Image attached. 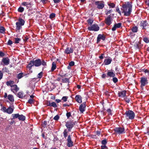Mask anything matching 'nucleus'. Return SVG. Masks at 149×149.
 Masks as SVG:
<instances>
[{"label": "nucleus", "instance_id": "1", "mask_svg": "<svg viewBox=\"0 0 149 149\" xmlns=\"http://www.w3.org/2000/svg\"><path fill=\"white\" fill-rule=\"evenodd\" d=\"M132 8L131 3L127 2L126 3L122 5L121 9L122 11V13H124V15L126 16H129L131 14Z\"/></svg>", "mask_w": 149, "mask_h": 149}, {"label": "nucleus", "instance_id": "2", "mask_svg": "<svg viewBox=\"0 0 149 149\" xmlns=\"http://www.w3.org/2000/svg\"><path fill=\"white\" fill-rule=\"evenodd\" d=\"M34 65L36 67H39L42 65L43 67L42 70H43L47 66V63L44 60L38 59L34 61Z\"/></svg>", "mask_w": 149, "mask_h": 149}, {"label": "nucleus", "instance_id": "3", "mask_svg": "<svg viewBox=\"0 0 149 149\" xmlns=\"http://www.w3.org/2000/svg\"><path fill=\"white\" fill-rule=\"evenodd\" d=\"M125 117L127 119H133L135 116L134 113L130 110L126 111L125 113Z\"/></svg>", "mask_w": 149, "mask_h": 149}, {"label": "nucleus", "instance_id": "4", "mask_svg": "<svg viewBox=\"0 0 149 149\" xmlns=\"http://www.w3.org/2000/svg\"><path fill=\"white\" fill-rule=\"evenodd\" d=\"M76 121L73 120L69 121L66 122L65 125L68 131H70L71 129L76 124Z\"/></svg>", "mask_w": 149, "mask_h": 149}, {"label": "nucleus", "instance_id": "5", "mask_svg": "<svg viewBox=\"0 0 149 149\" xmlns=\"http://www.w3.org/2000/svg\"><path fill=\"white\" fill-rule=\"evenodd\" d=\"M24 21L22 18H19L18 20V22L16 23V29L17 30H19L22 27V26L24 25Z\"/></svg>", "mask_w": 149, "mask_h": 149}, {"label": "nucleus", "instance_id": "6", "mask_svg": "<svg viewBox=\"0 0 149 149\" xmlns=\"http://www.w3.org/2000/svg\"><path fill=\"white\" fill-rule=\"evenodd\" d=\"M114 131L116 133L119 134L125 133V132L124 128L123 127H117L114 129Z\"/></svg>", "mask_w": 149, "mask_h": 149}, {"label": "nucleus", "instance_id": "7", "mask_svg": "<svg viewBox=\"0 0 149 149\" xmlns=\"http://www.w3.org/2000/svg\"><path fill=\"white\" fill-rule=\"evenodd\" d=\"M148 81L146 78L143 77L141 78L140 81L141 85L140 87L142 89H143V87L147 84L148 83Z\"/></svg>", "mask_w": 149, "mask_h": 149}, {"label": "nucleus", "instance_id": "8", "mask_svg": "<svg viewBox=\"0 0 149 149\" xmlns=\"http://www.w3.org/2000/svg\"><path fill=\"white\" fill-rule=\"evenodd\" d=\"M99 27L97 24H94L88 27L90 31H97L99 30Z\"/></svg>", "mask_w": 149, "mask_h": 149}, {"label": "nucleus", "instance_id": "9", "mask_svg": "<svg viewBox=\"0 0 149 149\" xmlns=\"http://www.w3.org/2000/svg\"><path fill=\"white\" fill-rule=\"evenodd\" d=\"M95 3L97 8L99 9H102L104 7V3L103 2L97 1L95 2Z\"/></svg>", "mask_w": 149, "mask_h": 149}, {"label": "nucleus", "instance_id": "10", "mask_svg": "<svg viewBox=\"0 0 149 149\" xmlns=\"http://www.w3.org/2000/svg\"><path fill=\"white\" fill-rule=\"evenodd\" d=\"M67 141V145L68 147H72L73 146V142L72 141L70 135H68Z\"/></svg>", "mask_w": 149, "mask_h": 149}, {"label": "nucleus", "instance_id": "11", "mask_svg": "<svg viewBox=\"0 0 149 149\" xmlns=\"http://www.w3.org/2000/svg\"><path fill=\"white\" fill-rule=\"evenodd\" d=\"M19 88L16 84H13V86H11V91L15 94L19 91Z\"/></svg>", "mask_w": 149, "mask_h": 149}, {"label": "nucleus", "instance_id": "12", "mask_svg": "<svg viewBox=\"0 0 149 149\" xmlns=\"http://www.w3.org/2000/svg\"><path fill=\"white\" fill-rule=\"evenodd\" d=\"M105 24L108 25H110L112 23V18L110 15L106 18L105 20Z\"/></svg>", "mask_w": 149, "mask_h": 149}, {"label": "nucleus", "instance_id": "13", "mask_svg": "<svg viewBox=\"0 0 149 149\" xmlns=\"http://www.w3.org/2000/svg\"><path fill=\"white\" fill-rule=\"evenodd\" d=\"M22 5L26 6L27 9H28L32 6L33 4L31 2H23L22 3Z\"/></svg>", "mask_w": 149, "mask_h": 149}, {"label": "nucleus", "instance_id": "14", "mask_svg": "<svg viewBox=\"0 0 149 149\" xmlns=\"http://www.w3.org/2000/svg\"><path fill=\"white\" fill-rule=\"evenodd\" d=\"M74 49L72 48L67 47L65 49L64 53L67 54H70L73 52Z\"/></svg>", "mask_w": 149, "mask_h": 149}, {"label": "nucleus", "instance_id": "15", "mask_svg": "<svg viewBox=\"0 0 149 149\" xmlns=\"http://www.w3.org/2000/svg\"><path fill=\"white\" fill-rule=\"evenodd\" d=\"M105 36L103 34H99L98 35L97 38V42H99L101 40H105Z\"/></svg>", "mask_w": 149, "mask_h": 149}, {"label": "nucleus", "instance_id": "16", "mask_svg": "<svg viewBox=\"0 0 149 149\" xmlns=\"http://www.w3.org/2000/svg\"><path fill=\"white\" fill-rule=\"evenodd\" d=\"M14 107L13 105H11L7 109L6 113L8 114L12 113L14 110Z\"/></svg>", "mask_w": 149, "mask_h": 149}, {"label": "nucleus", "instance_id": "17", "mask_svg": "<svg viewBox=\"0 0 149 149\" xmlns=\"http://www.w3.org/2000/svg\"><path fill=\"white\" fill-rule=\"evenodd\" d=\"M86 103H83L81 104L79 107V109L81 113L85 111V108L86 107Z\"/></svg>", "mask_w": 149, "mask_h": 149}, {"label": "nucleus", "instance_id": "18", "mask_svg": "<svg viewBox=\"0 0 149 149\" xmlns=\"http://www.w3.org/2000/svg\"><path fill=\"white\" fill-rule=\"evenodd\" d=\"M2 62L5 65H8L9 63L10 59L8 57L3 58L2 60Z\"/></svg>", "mask_w": 149, "mask_h": 149}, {"label": "nucleus", "instance_id": "19", "mask_svg": "<svg viewBox=\"0 0 149 149\" xmlns=\"http://www.w3.org/2000/svg\"><path fill=\"white\" fill-rule=\"evenodd\" d=\"M107 75L108 77H113L115 76V74L113 73V70H111L107 71Z\"/></svg>", "mask_w": 149, "mask_h": 149}, {"label": "nucleus", "instance_id": "20", "mask_svg": "<svg viewBox=\"0 0 149 149\" xmlns=\"http://www.w3.org/2000/svg\"><path fill=\"white\" fill-rule=\"evenodd\" d=\"M121 24H122L120 23L115 24L113 27L112 28V30L113 31H115L116 28H118L120 27Z\"/></svg>", "mask_w": 149, "mask_h": 149}, {"label": "nucleus", "instance_id": "21", "mask_svg": "<svg viewBox=\"0 0 149 149\" xmlns=\"http://www.w3.org/2000/svg\"><path fill=\"white\" fill-rule=\"evenodd\" d=\"M112 61V59L110 57L105 59L104 60V63L105 65H108L110 64Z\"/></svg>", "mask_w": 149, "mask_h": 149}, {"label": "nucleus", "instance_id": "22", "mask_svg": "<svg viewBox=\"0 0 149 149\" xmlns=\"http://www.w3.org/2000/svg\"><path fill=\"white\" fill-rule=\"evenodd\" d=\"M141 26H142L143 29H146L148 26L147 22L146 21L141 22Z\"/></svg>", "mask_w": 149, "mask_h": 149}, {"label": "nucleus", "instance_id": "23", "mask_svg": "<svg viewBox=\"0 0 149 149\" xmlns=\"http://www.w3.org/2000/svg\"><path fill=\"white\" fill-rule=\"evenodd\" d=\"M126 91L125 90L123 91L118 93V96L121 97H125L126 95Z\"/></svg>", "mask_w": 149, "mask_h": 149}, {"label": "nucleus", "instance_id": "24", "mask_svg": "<svg viewBox=\"0 0 149 149\" xmlns=\"http://www.w3.org/2000/svg\"><path fill=\"white\" fill-rule=\"evenodd\" d=\"M75 98L76 101L79 103H81L82 102L81 98L80 95H77L76 96Z\"/></svg>", "mask_w": 149, "mask_h": 149}, {"label": "nucleus", "instance_id": "25", "mask_svg": "<svg viewBox=\"0 0 149 149\" xmlns=\"http://www.w3.org/2000/svg\"><path fill=\"white\" fill-rule=\"evenodd\" d=\"M7 99L11 102H13L14 101L13 96L11 94L8 95Z\"/></svg>", "mask_w": 149, "mask_h": 149}, {"label": "nucleus", "instance_id": "26", "mask_svg": "<svg viewBox=\"0 0 149 149\" xmlns=\"http://www.w3.org/2000/svg\"><path fill=\"white\" fill-rule=\"evenodd\" d=\"M34 65V61H31L30 62L27 67L29 68V70H30L31 69L32 67Z\"/></svg>", "mask_w": 149, "mask_h": 149}, {"label": "nucleus", "instance_id": "27", "mask_svg": "<svg viewBox=\"0 0 149 149\" xmlns=\"http://www.w3.org/2000/svg\"><path fill=\"white\" fill-rule=\"evenodd\" d=\"M17 96L19 98H22L25 97V95L22 92H19L17 93Z\"/></svg>", "mask_w": 149, "mask_h": 149}, {"label": "nucleus", "instance_id": "28", "mask_svg": "<svg viewBox=\"0 0 149 149\" xmlns=\"http://www.w3.org/2000/svg\"><path fill=\"white\" fill-rule=\"evenodd\" d=\"M68 130H67V129H65L64 130L63 132V137L65 138H66L68 136Z\"/></svg>", "mask_w": 149, "mask_h": 149}, {"label": "nucleus", "instance_id": "29", "mask_svg": "<svg viewBox=\"0 0 149 149\" xmlns=\"http://www.w3.org/2000/svg\"><path fill=\"white\" fill-rule=\"evenodd\" d=\"M26 117L25 116L22 114L19 115L18 119L19 120L24 121L25 120Z\"/></svg>", "mask_w": 149, "mask_h": 149}, {"label": "nucleus", "instance_id": "30", "mask_svg": "<svg viewBox=\"0 0 149 149\" xmlns=\"http://www.w3.org/2000/svg\"><path fill=\"white\" fill-rule=\"evenodd\" d=\"M56 65L54 62H53L52 64V67L51 69L52 72L56 68Z\"/></svg>", "mask_w": 149, "mask_h": 149}, {"label": "nucleus", "instance_id": "31", "mask_svg": "<svg viewBox=\"0 0 149 149\" xmlns=\"http://www.w3.org/2000/svg\"><path fill=\"white\" fill-rule=\"evenodd\" d=\"M6 29L3 26H0V33L2 34H5Z\"/></svg>", "mask_w": 149, "mask_h": 149}, {"label": "nucleus", "instance_id": "32", "mask_svg": "<svg viewBox=\"0 0 149 149\" xmlns=\"http://www.w3.org/2000/svg\"><path fill=\"white\" fill-rule=\"evenodd\" d=\"M12 117L13 118L12 119H15L18 118V119L19 114L18 113L13 114H12Z\"/></svg>", "mask_w": 149, "mask_h": 149}, {"label": "nucleus", "instance_id": "33", "mask_svg": "<svg viewBox=\"0 0 149 149\" xmlns=\"http://www.w3.org/2000/svg\"><path fill=\"white\" fill-rule=\"evenodd\" d=\"M14 82L12 81H7L6 82V85L8 86H10L11 87V86H13V84Z\"/></svg>", "mask_w": 149, "mask_h": 149}, {"label": "nucleus", "instance_id": "34", "mask_svg": "<svg viewBox=\"0 0 149 149\" xmlns=\"http://www.w3.org/2000/svg\"><path fill=\"white\" fill-rule=\"evenodd\" d=\"M132 31L134 33H136L138 30V28L136 26H134L132 27Z\"/></svg>", "mask_w": 149, "mask_h": 149}, {"label": "nucleus", "instance_id": "35", "mask_svg": "<svg viewBox=\"0 0 149 149\" xmlns=\"http://www.w3.org/2000/svg\"><path fill=\"white\" fill-rule=\"evenodd\" d=\"M48 106L52 107H56L57 106L56 103L54 102H52L50 104H48Z\"/></svg>", "mask_w": 149, "mask_h": 149}, {"label": "nucleus", "instance_id": "36", "mask_svg": "<svg viewBox=\"0 0 149 149\" xmlns=\"http://www.w3.org/2000/svg\"><path fill=\"white\" fill-rule=\"evenodd\" d=\"M24 10V8L22 7H20L18 9V12L20 13H22Z\"/></svg>", "mask_w": 149, "mask_h": 149}, {"label": "nucleus", "instance_id": "37", "mask_svg": "<svg viewBox=\"0 0 149 149\" xmlns=\"http://www.w3.org/2000/svg\"><path fill=\"white\" fill-rule=\"evenodd\" d=\"M87 21L88 24L91 25L93 23V20L92 19H89L87 20Z\"/></svg>", "mask_w": 149, "mask_h": 149}, {"label": "nucleus", "instance_id": "38", "mask_svg": "<svg viewBox=\"0 0 149 149\" xmlns=\"http://www.w3.org/2000/svg\"><path fill=\"white\" fill-rule=\"evenodd\" d=\"M23 76V74L22 73H21L18 74L17 75V77L18 79H20Z\"/></svg>", "mask_w": 149, "mask_h": 149}, {"label": "nucleus", "instance_id": "39", "mask_svg": "<svg viewBox=\"0 0 149 149\" xmlns=\"http://www.w3.org/2000/svg\"><path fill=\"white\" fill-rule=\"evenodd\" d=\"M43 76V72H40L39 73L37 76V77L38 78H41Z\"/></svg>", "mask_w": 149, "mask_h": 149}, {"label": "nucleus", "instance_id": "40", "mask_svg": "<svg viewBox=\"0 0 149 149\" xmlns=\"http://www.w3.org/2000/svg\"><path fill=\"white\" fill-rule=\"evenodd\" d=\"M143 40L146 43L149 42V38L145 37L143 38Z\"/></svg>", "mask_w": 149, "mask_h": 149}, {"label": "nucleus", "instance_id": "41", "mask_svg": "<svg viewBox=\"0 0 149 149\" xmlns=\"http://www.w3.org/2000/svg\"><path fill=\"white\" fill-rule=\"evenodd\" d=\"M2 106L1 108V110L4 112L6 113V111H7V109L6 107L4 106H2V105H1Z\"/></svg>", "mask_w": 149, "mask_h": 149}, {"label": "nucleus", "instance_id": "42", "mask_svg": "<svg viewBox=\"0 0 149 149\" xmlns=\"http://www.w3.org/2000/svg\"><path fill=\"white\" fill-rule=\"evenodd\" d=\"M68 98V96H63L62 97L61 100L64 102H65L67 100Z\"/></svg>", "mask_w": 149, "mask_h": 149}, {"label": "nucleus", "instance_id": "43", "mask_svg": "<svg viewBox=\"0 0 149 149\" xmlns=\"http://www.w3.org/2000/svg\"><path fill=\"white\" fill-rule=\"evenodd\" d=\"M15 43L16 44L18 43L21 40V39L18 38H15Z\"/></svg>", "mask_w": 149, "mask_h": 149}, {"label": "nucleus", "instance_id": "44", "mask_svg": "<svg viewBox=\"0 0 149 149\" xmlns=\"http://www.w3.org/2000/svg\"><path fill=\"white\" fill-rule=\"evenodd\" d=\"M116 10L117 12L119 15H121V13L120 11V10L119 8L118 7H116Z\"/></svg>", "mask_w": 149, "mask_h": 149}, {"label": "nucleus", "instance_id": "45", "mask_svg": "<svg viewBox=\"0 0 149 149\" xmlns=\"http://www.w3.org/2000/svg\"><path fill=\"white\" fill-rule=\"evenodd\" d=\"M109 6L110 7H111L112 8H113L115 6V4L113 3H109Z\"/></svg>", "mask_w": 149, "mask_h": 149}, {"label": "nucleus", "instance_id": "46", "mask_svg": "<svg viewBox=\"0 0 149 149\" xmlns=\"http://www.w3.org/2000/svg\"><path fill=\"white\" fill-rule=\"evenodd\" d=\"M55 17V14L54 13H52L50 15L49 17L51 19H52L54 17Z\"/></svg>", "mask_w": 149, "mask_h": 149}, {"label": "nucleus", "instance_id": "47", "mask_svg": "<svg viewBox=\"0 0 149 149\" xmlns=\"http://www.w3.org/2000/svg\"><path fill=\"white\" fill-rule=\"evenodd\" d=\"M124 100H125V102L127 103H129L130 101V99L128 98L127 97H125L124 98Z\"/></svg>", "mask_w": 149, "mask_h": 149}, {"label": "nucleus", "instance_id": "48", "mask_svg": "<svg viewBox=\"0 0 149 149\" xmlns=\"http://www.w3.org/2000/svg\"><path fill=\"white\" fill-rule=\"evenodd\" d=\"M107 141L105 139L103 140L102 141V143L103 145H106V144H107Z\"/></svg>", "mask_w": 149, "mask_h": 149}, {"label": "nucleus", "instance_id": "49", "mask_svg": "<svg viewBox=\"0 0 149 149\" xmlns=\"http://www.w3.org/2000/svg\"><path fill=\"white\" fill-rule=\"evenodd\" d=\"M62 81L63 82H68L69 80L68 79L65 78L62 79Z\"/></svg>", "mask_w": 149, "mask_h": 149}, {"label": "nucleus", "instance_id": "50", "mask_svg": "<svg viewBox=\"0 0 149 149\" xmlns=\"http://www.w3.org/2000/svg\"><path fill=\"white\" fill-rule=\"evenodd\" d=\"M113 81L114 83H116L118 81V79L116 77H113Z\"/></svg>", "mask_w": 149, "mask_h": 149}, {"label": "nucleus", "instance_id": "51", "mask_svg": "<svg viewBox=\"0 0 149 149\" xmlns=\"http://www.w3.org/2000/svg\"><path fill=\"white\" fill-rule=\"evenodd\" d=\"M59 117L58 115L56 116L54 118V119L55 120H58L59 119Z\"/></svg>", "mask_w": 149, "mask_h": 149}, {"label": "nucleus", "instance_id": "52", "mask_svg": "<svg viewBox=\"0 0 149 149\" xmlns=\"http://www.w3.org/2000/svg\"><path fill=\"white\" fill-rule=\"evenodd\" d=\"M33 100L31 99H29L28 101V102L31 104H32L33 103Z\"/></svg>", "mask_w": 149, "mask_h": 149}, {"label": "nucleus", "instance_id": "53", "mask_svg": "<svg viewBox=\"0 0 149 149\" xmlns=\"http://www.w3.org/2000/svg\"><path fill=\"white\" fill-rule=\"evenodd\" d=\"M74 64V62L72 61L70 62L69 63V65L70 66H73Z\"/></svg>", "mask_w": 149, "mask_h": 149}, {"label": "nucleus", "instance_id": "54", "mask_svg": "<svg viewBox=\"0 0 149 149\" xmlns=\"http://www.w3.org/2000/svg\"><path fill=\"white\" fill-rule=\"evenodd\" d=\"M66 116L68 118H69L70 116H71V113L70 112H68L66 113Z\"/></svg>", "mask_w": 149, "mask_h": 149}, {"label": "nucleus", "instance_id": "55", "mask_svg": "<svg viewBox=\"0 0 149 149\" xmlns=\"http://www.w3.org/2000/svg\"><path fill=\"white\" fill-rule=\"evenodd\" d=\"M13 44V42L12 41L10 40H9L7 44L9 45H11Z\"/></svg>", "mask_w": 149, "mask_h": 149}, {"label": "nucleus", "instance_id": "56", "mask_svg": "<svg viewBox=\"0 0 149 149\" xmlns=\"http://www.w3.org/2000/svg\"><path fill=\"white\" fill-rule=\"evenodd\" d=\"M112 11V10H111L109 11H107L106 12V14L107 15L110 13Z\"/></svg>", "mask_w": 149, "mask_h": 149}, {"label": "nucleus", "instance_id": "57", "mask_svg": "<svg viewBox=\"0 0 149 149\" xmlns=\"http://www.w3.org/2000/svg\"><path fill=\"white\" fill-rule=\"evenodd\" d=\"M4 53L0 51V56L3 57L4 56Z\"/></svg>", "mask_w": 149, "mask_h": 149}, {"label": "nucleus", "instance_id": "58", "mask_svg": "<svg viewBox=\"0 0 149 149\" xmlns=\"http://www.w3.org/2000/svg\"><path fill=\"white\" fill-rule=\"evenodd\" d=\"M41 1L43 4H45L47 2L48 0H41Z\"/></svg>", "mask_w": 149, "mask_h": 149}, {"label": "nucleus", "instance_id": "59", "mask_svg": "<svg viewBox=\"0 0 149 149\" xmlns=\"http://www.w3.org/2000/svg\"><path fill=\"white\" fill-rule=\"evenodd\" d=\"M107 148V147L105 145H102L101 146V149H105Z\"/></svg>", "mask_w": 149, "mask_h": 149}, {"label": "nucleus", "instance_id": "60", "mask_svg": "<svg viewBox=\"0 0 149 149\" xmlns=\"http://www.w3.org/2000/svg\"><path fill=\"white\" fill-rule=\"evenodd\" d=\"M53 1H54V2L55 3H59L60 1L61 0H53Z\"/></svg>", "mask_w": 149, "mask_h": 149}, {"label": "nucleus", "instance_id": "61", "mask_svg": "<svg viewBox=\"0 0 149 149\" xmlns=\"http://www.w3.org/2000/svg\"><path fill=\"white\" fill-rule=\"evenodd\" d=\"M3 74L1 71H0V80L3 77Z\"/></svg>", "mask_w": 149, "mask_h": 149}, {"label": "nucleus", "instance_id": "62", "mask_svg": "<svg viewBox=\"0 0 149 149\" xmlns=\"http://www.w3.org/2000/svg\"><path fill=\"white\" fill-rule=\"evenodd\" d=\"M104 54H102L101 55L99 56V58L100 59H102L103 58V56Z\"/></svg>", "mask_w": 149, "mask_h": 149}, {"label": "nucleus", "instance_id": "63", "mask_svg": "<svg viewBox=\"0 0 149 149\" xmlns=\"http://www.w3.org/2000/svg\"><path fill=\"white\" fill-rule=\"evenodd\" d=\"M107 76V75L105 74H103L102 75V78H104L105 77Z\"/></svg>", "mask_w": 149, "mask_h": 149}, {"label": "nucleus", "instance_id": "64", "mask_svg": "<svg viewBox=\"0 0 149 149\" xmlns=\"http://www.w3.org/2000/svg\"><path fill=\"white\" fill-rule=\"evenodd\" d=\"M8 96L7 95V94L6 93H5L4 95V97L5 98H7Z\"/></svg>", "mask_w": 149, "mask_h": 149}]
</instances>
